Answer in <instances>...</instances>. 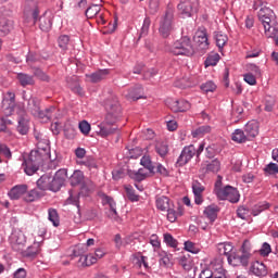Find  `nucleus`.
<instances>
[{
	"label": "nucleus",
	"mask_w": 278,
	"mask_h": 278,
	"mask_svg": "<svg viewBox=\"0 0 278 278\" xmlns=\"http://www.w3.org/2000/svg\"><path fill=\"white\" fill-rule=\"evenodd\" d=\"M256 77H260V76H255V74H252V73H247L245 75H243L244 81L250 86H255V84H257Z\"/></svg>",
	"instance_id": "obj_56"
},
{
	"label": "nucleus",
	"mask_w": 278,
	"mask_h": 278,
	"mask_svg": "<svg viewBox=\"0 0 278 278\" xmlns=\"http://www.w3.org/2000/svg\"><path fill=\"white\" fill-rule=\"evenodd\" d=\"M104 108L106 110V116L104 123L106 125H116L121 118V104L116 96H111L104 101Z\"/></svg>",
	"instance_id": "obj_3"
},
{
	"label": "nucleus",
	"mask_w": 278,
	"mask_h": 278,
	"mask_svg": "<svg viewBox=\"0 0 278 278\" xmlns=\"http://www.w3.org/2000/svg\"><path fill=\"white\" fill-rule=\"evenodd\" d=\"M17 131L18 134H21V136H27V134L29 132V118L25 113L18 116Z\"/></svg>",
	"instance_id": "obj_15"
},
{
	"label": "nucleus",
	"mask_w": 278,
	"mask_h": 278,
	"mask_svg": "<svg viewBox=\"0 0 278 278\" xmlns=\"http://www.w3.org/2000/svg\"><path fill=\"white\" fill-rule=\"evenodd\" d=\"M102 202L103 205H109L110 207V218L116 220V218H118V212H116V202L114 201V199L110 195H104Z\"/></svg>",
	"instance_id": "obj_21"
},
{
	"label": "nucleus",
	"mask_w": 278,
	"mask_h": 278,
	"mask_svg": "<svg viewBox=\"0 0 278 278\" xmlns=\"http://www.w3.org/2000/svg\"><path fill=\"white\" fill-rule=\"evenodd\" d=\"M58 42L60 49L66 51V49H68V42H71V37H68V35H61L58 39Z\"/></svg>",
	"instance_id": "obj_50"
},
{
	"label": "nucleus",
	"mask_w": 278,
	"mask_h": 278,
	"mask_svg": "<svg viewBox=\"0 0 278 278\" xmlns=\"http://www.w3.org/2000/svg\"><path fill=\"white\" fill-rule=\"evenodd\" d=\"M216 197L220 201H229L230 203H238V201H240V192H238V189L231 186H226L223 189H217Z\"/></svg>",
	"instance_id": "obj_6"
},
{
	"label": "nucleus",
	"mask_w": 278,
	"mask_h": 278,
	"mask_svg": "<svg viewBox=\"0 0 278 278\" xmlns=\"http://www.w3.org/2000/svg\"><path fill=\"white\" fill-rule=\"evenodd\" d=\"M249 260H251V242L247 240L242 243L241 254L233 253L232 256H228L231 266H249Z\"/></svg>",
	"instance_id": "obj_4"
},
{
	"label": "nucleus",
	"mask_w": 278,
	"mask_h": 278,
	"mask_svg": "<svg viewBox=\"0 0 278 278\" xmlns=\"http://www.w3.org/2000/svg\"><path fill=\"white\" fill-rule=\"evenodd\" d=\"M170 51L174 55H187V58L194 55V47L192 46V41L188 36H185L174 42Z\"/></svg>",
	"instance_id": "obj_5"
},
{
	"label": "nucleus",
	"mask_w": 278,
	"mask_h": 278,
	"mask_svg": "<svg viewBox=\"0 0 278 278\" xmlns=\"http://www.w3.org/2000/svg\"><path fill=\"white\" fill-rule=\"evenodd\" d=\"M155 75H157V70L150 68V70L143 72V79H146V80L153 79V77Z\"/></svg>",
	"instance_id": "obj_63"
},
{
	"label": "nucleus",
	"mask_w": 278,
	"mask_h": 278,
	"mask_svg": "<svg viewBox=\"0 0 278 278\" xmlns=\"http://www.w3.org/2000/svg\"><path fill=\"white\" fill-rule=\"evenodd\" d=\"M218 212H220V208H218L217 205L212 204L205 207L204 215L206 216V218H208L211 223H214V220L218 218Z\"/></svg>",
	"instance_id": "obj_24"
},
{
	"label": "nucleus",
	"mask_w": 278,
	"mask_h": 278,
	"mask_svg": "<svg viewBox=\"0 0 278 278\" xmlns=\"http://www.w3.org/2000/svg\"><path fill=\"white\" fill-rule=\"evenodd\" d=\"M155 153H157L160 157H166L168 155V144L164 142H157L155 144Z\"/></svg>",
	"instance_id": "obj_39"
},
{
	"label": "nucleus",
	"mask_w": 278,
	"mask_h": 278,
	"mask_svg": "<svg viewBox=\"0 0 278 278\" xmlns=\"http://www.w3.org/2000/svg\"><path fill=\"white\" fill-rule=\"evenodd\" d=\"M51 176L49 175H42L38 180H37V187L39 190L46 191V190H51Z\"/></svg>",
	"instance_id": "obj_31"
},
{
	"label": "nucleus",
	"mask_w": 278,
	"mask_h": 278,
	"mask_svg": "<svg viewBox=\"0 0 278 278\" xmlns=\"http://www.w3.org/2000/svg\"><path fill=\"white\" fill-rule=\"evenodd\" d=\"M269 207H270V203L261 202L252 207V215L260 216V214H262V212H265V210H268Z\"/></svg>",
	"instance_id": "obj_38"
},
{
	"label": "nucleus",
	"mask_w": 278,
	"mask_h": 278,
	"mask_svg": "<svg viewBox=\"0 0 278 278\" xmlns=\"http://www.w3.org/2000/svg\"><path fill=\"white\" fill-rule=\"evenodd\" d=\"M168 108L172 112H188L190 110V102L186 100H169L167 101Z\"/></svg>",
	"instance_id": "obj_14"
},
{
	"label": "nucleus",
	"mask_w": 278,
	"mask_h": 278,
	"mask_svg": "<svg viewBox=\"0 0 278 278\" xmlns=\"http://www.w3.org/2000/svg\"><path fill=\"white\" fill-rule=\"evenodd\" d=\"M62 186H64V182L59 178H51L50 176V190L52 192H59L61 190Z\"/></svg>",
	"instance_id": "obj_43"
},
{
	"label": "nucleus",
	"mask_w": 278,
	"mask_h": 278,
	"mask_svg": "<svg viewBox=\"0 0 278 278\" xmlns=\"http://www.w3.org/2000/svg\"><path fill=\"white\" fill-rule=\"evenodd\" d=\"M231 140H233V142H238L239 144H242V142H247L250 139L247 137V132H244V130L236 129L232 132Z\"/></svg>",
	"instance_id": "obj_33"
},
{
	"label": "nucleus",
	"mask_w": 278,
	"mask_h": 278,
	"mask_svg": "<svg viewBox=\"0 0 278 278\" xmlns=\"http://www.w3.org/2000/svg\"><path fill=\"white\" fill-rule=\"evenodd\" d=\"M40 197H42V192L38 191V189H33L26 194L25 201L33 203V201H37Z\"/></svg>",
	"instance_id": "obj_46"
},
{
	"label": "nucleus",
	"mask_w": 278,
	"mask_h": 278,
	"mask_svg": "<svg viewBox=\"0 0 278 278\" xmlns=\"http://www.w3.org/2000/svg\"><path fill=\"white\" fill-rule=\"evenodd\" d=\"M210 131H212V127L210 125H203L193 129L191 131V136L193 138H203V136H205V134H210Z\"/></svg>",
	"instance_id": "obj_32"
},
{
	"label": "nucleus",
	"mask_w": 278,
	"mask_h": 278,
	"mask_svg": "<svg viewBox=\"0 0 278 278\" xmlns=\"http://www.w3.org/2000/svg\"><path fill=\"white\" fill-rule=\"evenodd\" d=\"M215 40H216V46L218 47V49H223V47H225V45H227V40H229V38L227 37V35H225L223 33H216Z\"/></svg>",
	"instance_id": "obj_45"
},
{
	"label": "nucleus",
	"mask_w": 278,
	"mask_h": 278,
	"mask_svg": "<svg viewBox=\"0 0 278 278\" xmlns=\"http://www.w3.org/2000/svg\"><path fill=\"white\" fill-rule=\"evenodd\" d=\"M244 134L248 137V140H253L257 134H260V128L257 126V122L251 121L248 122L245 127H244Z\"/></svg>",
	"instance_id": "obj_17"
},
{
	"label": "nucleus",
	"mask_w": 278,
	"mask_h": 278,
	"mask_svg": "<svg viewBox=\"0 0 278 278\" xmlns=\"http://www.w3.org/2000/svg\"><path fill=\"white\" fill-rule=\"evenodd\" d=\"M178 10L181 14H185V16H191L199 10V0H180Z\"/></svg>",
	"instance_id": "obj_8"
},
{
	"label": "nucleus",
	"mask_w": 278,
	"mask_h": 278,
	"mask_svg": "<svg viewBox=\"0 0 278 278\" xmlns=\"http://www.w3.org/2000/svg\"><path fill=\"white\" fill-rule=\"evenodd\" d=\"M151 27V18L146 17L143 20V24L139 34V38H144L146 36H149V28Z\"/></svg>",
	"instance_id": "obj_48"
},
{
	"label": "nucleus",
	"mask_w": 278,
	"mask_h": 278,
	"mask_svg": "<svg viewBox=\"0 0 278 278\" xmlns=\"http://www.w3.org/2000/svg\"><path fill=\"white\" fill-rule=\"evenodd\" d=\"M51 27H53V16H51V14L45 13L39 17V28L41 31H50Z\"/></svg>",
	"instance_id": "obj_20"
},
{
	"label": "nucleus",
	"mask_w": 278,
	"mask_h": 278,
	"mask_svg": "<svg viewBox=\"0 0 278 278\" xmlns=\"http://www.w3.org/2000/svg\"><path fill=\"white\" fill-rule=\"evenodd\" d=\"M17 79L23 88H25L26 86H34V84H36V81L34 80V76L25 73H18Z\"/></svg>",
	"instance_id": "obj_30"
},
{
	"label": "nucleus",
	"mask_w": 278,
	"mask_h": 278,
	"mask_svg": "<svg viewBox=\"0 0 278 278\" xmlns=\"http://www.w3.org/2000/svg\"><path fill=\"white\" fill-rule=\"evenodd\" d=\"M101 12V4H90L86 11H85V15L87 16V18H94V16H97V14H99Z\"/></svg>",
	"instance_id": "obj_35"
},
{
	"label": "nucleus",
	"mask_w": 278,
	"mask_h": 278,
	"mask_svg": "<svg viewBox=\"0 0 278 278\" xmlns=\"http://www.w3.org/2000/svg\"><path fill=\"white\" fill-rule=\"evenodd\" d=\"M67 173L66 168H61L55 173L54 178L60 179L64 184L66 181Z\"/></svg>",
	"instance_id": "obj_61"
},
{
	"label": "nucleus",
	"mask_w": 278,
	"mask_h": 278,
	"mask_svg": "<svg viewBox=\"0 0 278 278\" xmlns=\"http://www.w3.org/2000/svg\"><path fill=\"white\" fill-rule=\"evenodd\" d=\"M48 220L52 223L53 227H60V215H58V210L55 208L48 210Z\"/></svg>",
	"instance_id": "obj_37"
},
{
	"label": "nucleus",
	"mask_w": 278,
	"mask_h": 278,
	"mask_svg": "<svg viewBox=\"0 0 278 278\" xmlns=\"http://www.w3.org/2000/svg\"><path fill=\"white\" fill-rule=\"evenodd\" d=\"M78 127L84 136H88L90 134V123H88L87 121L80 122Z\"/></svg>",
	"instance_id": "obj_58"
},
{
	"label": "nucleus",
	"mask_w": 278,
	"mask_h": 278,
	"mask_svg": "<svg viewBox=\"0 0 278 278\" xmlns=\"http://www.w3.org/2000/svg\"><path fill=\"white\" fill-rule=\"evenodd\" d=\"M164 242L167 247H172V249H177L178 242L173 238L170 233H164Z\"/></svg>",
	"instance_id": "obj_53"
},
{
	"label": "nucleus",
	"mask_w": 278,
	"mask_h": 278,
	"mask_svg": "<svg viewBox=\"0 0 278 278\" xmlns=\"http://www.w3.org/2000/svg\"><path fill=\"white\" fill-rule=\"evenodd\" d=\"M179 264L184 268V270H191L192 269V258H190V255L180 256L179 257Z\"/></svg>",
	"instance_id": "obj_42"
},
{
	"label": "nucleus",
	"mask_w": 278,
	"mask_h": 278,
	"mask_svg": "<svg viewBox=\"0 0 278 278\" xmlns=\"http://www.w3.org/2000/svg\"><path fill=\"white\" fill-rule=\"evenodd\" d=\"M218 62H220V54L212 53V54H208L204 64H205V67L207 68L208 66H216Z\"/></svg>",
	"instance_id": "obj_40"
},
{
	"label": "nucleus",
	"mask_w": 278,
	"mask_h": 278,
	"mask_svg": "<svg viewBox=\"0 0 278 278\" xmlns=\"http://www.w3.org/2000/svg\"><path fill=\"white\" fill-rule=\"evenodd\" d=\"M99 130H97L98 136L101 138H108V136H112L118 131V126L114 124H108L106 122H103L99 126Z\"/></svg>",
	"instance_id": "obj_12"
},
{
	"label": "nucleus",
	"mask_w": 278,
	"mask_h": 278,
	"mask_svg": "<svg viewBox=\"0 0 278 278\" xmlns=\"http://www.w3.org/2000/svg\"><path fill=\"white\" fill-rule=\"evenodd\" d=\"M260 27H263L266 37L278 36V23L275 12L270 8H261L258 13Z\"/></svg>",
	"instance_id": "obj_1"
},
{
	"label": "nucleus",
	"mask_w": 278,
	"mask_h": 278,
	"mask_svg": "<svg viewBox=\"0 0 278 278\" xmlns=\"http://www.w3.org/2000/svg\"><path fill=\"white\" fill-rule=\"evenodd\" d=\"M271 252L273 249L270 248L268 242H264L262 244V248L260 249V255H262V257H268V255H270Z\"/></svg>",
	"instance_id": "obj_54"
},
{
	"label": "nucleus",
	"mask_w": 278,
	"mask_h": 278,
	"mask_svg": "<svg viewBox=\"0 0 278 278\" xmlns=\"http://www.w3.org/2000/svg\"><path fill=\"white\" fill-rule=\"evenodd\" d=\"M14 29V22L12 20L2 18L0 21V34L1 36H8Z\"/></svg>",
	"instance_id": "obj_25"
},
{
	"label": "nucleus",
	"mask_w": 278,
	"mask_h": 278,
	"mask_svg": "<svg viewBox=\"0 0 278 278\" xmlns=\"http://www.w3.org/2000/svg\"><path fill=\"white\" fill-rule=\"evenodd\" d=\"M136 266L139 268H142V266L147 269H149V263L147 262V256H139L136 258Z\"/></svg>",
	"instance_id": "obj_62"
},
{
	"label": "nucleus",
	"mask_w": 278,
	"mask_h": 278,
	"mask_svg": "<svg viewBox=\"0 0 278 278\" xmlns=\"http://www.w3.org/2000/svg\"><path fill=\"white\" fill-rule=\"evenodd\" d=\"M160 266H162L163 268H170V266H173V262H170V256H168L166 252L160 253Z\"/></svg>",
	"instance_id": "obj_44"
},
{
	"label": "nucleus",
	"mask_w": 278,
	"mask_h": 278,
	"mask_svg": "<svg viewBox=\"0 0 278 278\" xmlns=\"http://www.w3.org/2000/svg\"><path fill=\"white\" fill-rule=\"evenodd\" d=\"M11 242L14 251H24L25 242H27V240L25 239V235L18 231V232H13L11 235Z\"/></svg>",
	"instance_id": "obj_13"
},
{
	"label": "nucleus",
	"mask_w": 278,
	"mask_h": 278,
	"mask_svg": "<svg viewBox=\"0 0 278 278\" xmlns=\"http://www.w3.org/2000/svg\"><path fill=\"white\" fill-rule=\"evenodd\" d=\"M155 203H156L157 210H160L161 212H166L170 210V199H168V197H165V195L157 197L155 200Z\"/></svg>",
	"instance_id": "obj_26"
},
{
	"label": "nucleus",
	"mask_w": 278,
	"mask_h": 278,
	"mask_svg": "<svg viewBox=\"0 0 278 278\" xmlns=\"http://www.w3.org/2000/svg\"><path fill=\"white\" fill-rule=\"evenodd\" d=\"M264 173L266 175H277L278 174V165L276 163H269L264 167Z\"/></svg>",
	"instance_id": "obj_51"
},
{
	"label": "nucleus",
	"mask_w": 278,
	"mask_h": 278,
	"mask_svg": "<svg viewBox=\"0 0 278 278\" xmlns=\"http://www.w3.org/2000/svg\"><path fill=\"white\" fill-rule=\"evenodd\" d=\"M34 75L41 81H49V76L45 72H42V70L40 68H35Z\"/></svg>",
	"instance_id": "obj_60"
},
{
	"label": "nucleus",
	"mask_w": 278,
	"mask_h": 278,
	"mask_svg": "<svg viewBox=\"0 0 278 278\" xmlns=\"http://www.w3.org/2000/svg\"><path fill=\"white\" fill-rule=\"evenodd\" d=\"M70 197L66 199L67 205H76L79 214V193L74 194L73 190L68 191Z\"/></svg>",
	"instance_id": "obj_41"
},
{
	"label": "nucleus",
	"mask_w": 278,
	"mask_h": 278,
	"mask_svg": "<svg viewBox=\"0 0 278 278\" xmlns=\"http://www.w3.org/2000/svg\"><path fill=\"white\" fill-rule=\"evenodd\" d=\"M22 167L24 173L31 177L36 175L42 165V154L38 150H31L28 154H23Z\"/></svg>",
	"instance_id": "obj_2"
},
{
	"label": "nucleus",
	"mask_w": 278,
	"mask_h": 278,
	"mask_svg": "<svg viewBox=\"0 0 278 278\" xmlns=\"http://www.w3.org/2000/svg\"><path fill=\"white\" fill-rule=\"evenodd\" d=\"M159 31L163 38H168L173 31V12L166 11L163 21H161Z\"/></svg>",
	"instance_id": "obj_7"
},
{
	"label": "nucleus",
	"mask_w": 278,
	"mask_h": 278,
	"mask_svg": "<svg viewBox=\"0 0 278 278\" xmlns=\"http://www.w3.org/2000/svg\"><path fill=\"white\" fill-rule=\"evenodd\" d=\"M140 164L144 167V169L149 170V173H155V166H153V163L149 156H143L140 161Z\"/></svg>",
	"instance_id": "obj_47"
},
{
	"label": "nucleus",
	"mask_w": 278,
	"mask_h": 278,
	"mask_svg": "<svg viewBox=\"0 0 278 278\" xmlns=\"http://www.w3.org/2000/svg\"><path fill=\"white\" fill-rule=\"evenodd\" d=\"M124 188L128 201H131V203L140 201V195L136 194V190H134V187H131V185H127Z\"/></svg>",
	"instance_id": "obj_36"
},
{
	"label": "nucleus",
	"mask_w": 278,
	"mask_h": 278,
	"mask_svg": "<svg viewBox=\"0 0 278 278\" xmlns=\"http://www.w3.org/2000/svg\"><path fill=\"white\" fill-rule=\"evenodd\" d=\"M142 85H137L132 89H129L127 93H125V97L131 101H138V99H142Z\"/></svg>",
	"instance_id": "obj_23"
},
{
	"label": "nucleus",
	"mask_w": 278,
	"mask_h": 278,
	"mask_svg": "<svg viewBox=\"0 0 278 278\" xmlns=\"http://www.w3.org/2000/svg\"><path fill=\"white\" fill-rule=\"evenodd\" d=\"M55 112V106H50L49 109H46L45 111H39L38 115H35L37 118H40L43 123H48V121H51L53 118V113Z\"/></svg>",
	"instance_id": "obj_29"
},
{
	"label": "nucleus",
	"mask_w": 278,
	"mask_h": 278,
	"mask_svg": "<svg viewBox=\"0 0 278 278\" xmlns=\"http://www.w3.org/2000/svg\"><path fill=\"white\" fill-rule=\"evenodd\" d=\"M70 184L73 187L84 184V172L75 170L70 177Z\"/></svg>",
	"instance_id": "obj_34"
},
{
	"label": "nucleus",
	"mask_w": 278,
	"mask_h": 278,
	"mask_svg": "<svg viewBox=\"0 0 278 278\" xmlns=\"http://www.w3.org/2000/svg\"><path fill=\"white\" fill-rule=\"evenodd\" d=\"M85 253L86 251L84 250V247H76L74 249L73 257H79L78 266H92V264H97V257H90V261L88 262L89 257Z\"/></svg>",
	"instance_id": "obj_10"
},
{
	"label": "nucleus",
	"mask_w": 278,
	"mask_h": 278,
	"mask_svg": "<svg viewBox=\"0 0 278 278\" xmlns=\"http://www.w3.org/2000/svg\"><path fill=\"white\" fill-rule=\"evenodd\" d=\"M204 190H205V187H203V185H201V182H199L198 180H194L192 182L193 194H203Z\"/></svg>",
	"instance_id": "obj_55"
},
{
	"label": "nucleus",
	"mask_w": 278,
	"mask_h": 278,
	"mask_svg": "<svg viewBox=\"0 0 278 278\" xmlns=\"http://www.w3.org/2000/svg\"><path fill=\"white\" fill-rule=\"evenodd\" d=\"M218 170H220V161L217 159L206 165V173H218Z\"/></svg>",
	"instance_id": "obj_49"
},
{
	"label": "nucleus",
	"mask_w": 278,
	"mask_h": 278,
	"mask_svg": "<svg viewBox=\"0 0 278 278\" xmlns=\"http://www.w3.org/2000/svg\"><path fill=\"white\" fill-rule=\"evenodd\" d=\"M247 70L250 71V73H253V75H255V77H262V71L260 70V67L253 63H249L247 65Z\"/></svg>",
	"instance_id": "obj_57"
},
{
	"label": "nucleus",
	"mask_w": 278,
	"mask_h": 278,
	"mask_svg": "<svg viewBox=\"0 0 278 278\" xmlns=\"http://www.w3.org/2000/svg\"><path fill=\"white\" fill-rule=\"evenodd\" d=\"M108 75H110V70H100L92 74H87L86 77L91 84H99V81H103Z\"/></svg>",
	"instance_id": "obj_19"
},
{
	"label": "nucleus",
	"mask_w": 278,
	"mask_h": 278,
	"mask_svg": "<svg viewBox=\"0 0 278 278\" xmlns=\"http://www.w3.org/2000/svg\"><path fill=\"white\" fill-rule=\"evenodd\" d=\"M27 110H28V112H30V114H33V116L39 115L40 114V100H38V98H30L28 100Z\"/></svg>",
	"instance_id": "obj_28"
},
{
	"label": "nucleus",
	"mask_w": 278,
	"mask_h": 278,
	"mask_svg": "<svg viewBox=\"0 0 278 278\" xmlns=\"http://www.w3.org/2000/svg\"><path fill=\"white\" fill-rule=\"evenodd\" d=\"M193 40L197 45V51L205 53L210 49V41L207 40V33L205 30H199L195 33Z\"/></svg>",
	"instance_id": "obj_11"
},
{
	"label": "nucleus",
	"mask_w": 278,
	"mask_h": 278,
	"mask_svg": "<svg viewBox=\"0 0 278 278\" xmlns=\"http://www.w3.org/2000/svg\"><path fill=\"white\" fill-rule=\"evenodd\" d=\"M214 277V273L210 268H204L201 270L199 278H212Z\"/></svg>",
	"instance_id": "obj_64"
},
{
	"label": "nucleus",
	"mask_w": 278,
	"mask_h": 278,
	"mask_svg": "<svg viewBox=\"0 0 278 278\" xmlns=\"http://www.w3.org/2000/svg\"><path fill=\"white\" fill-rule=\"evenodd\" d=\"M233 245L229 242L218 243L217 244V252L219 255H226L227 260L230 257H233Z\"/></svg>",
	"instance_id": "obj_22"
},
{
	"label": "nucleus",
	"mask_w": 278,
	"mask_h": 278,
	"mask_svg": "<svg viewBox=\"0 0 278 278\" xmlns=\"http://www.w3.org/2000/svg\"><path fill=\"white\" fill-rule=\"evenodd\" d=\"M250 271L252 273V275H255V277H266V275H268V269L266 268V265H264V263H261L260 261L252 263Z\"/></svg>",
	"instance_id": "obj_16"
},
{
	"label": "nucleus",
	"mask_w": 278,
	"mask_h": 278,
	"mask_svg": "<svg viewBox=\"0 0 278 278\" xmlns=\"http://www.w3.org/2000/svg\"><path fill=\"white\" fill-rule=\"evenodd\" d=\"M149 173L144 168H139L136 170H128V176L130 179H135V181H144L147 179Z\"/></svg>",
	"instance_id": "obj_27"
},
{
	"label": "nucleus",
	"mask_w": 278,
	"mask_h": 278,
	"mask_svg": "<svg viewBox=\"0 0 278 278\" xmlns=\"http://www.w3.org/2000/svg\"><path fill=\"white\" fill-rule=\"evenodd\" d=\"M197 155V148L190 144L182 149L180 155L177 159L176 166H186L192 157Z\"/></svg>",
	"instance_id": "obj_9"
},
{
	"label": "nucleus",
	"mask_w": 278,
	"mask_h": 278,
	"mask_svg": "<svg viewBox=\"0 0 278 278\" xmlns=\"http://www.w3.org/2000/svg\"><path fill=\"white\" fill-rule=\"evenodd\" d=\"M200 88L203 92H206V93L214 92V90H216V84H214V81H212V80H208V81L202 84Z\"/></svg>",
	"instance_id": "obj_52"
},
{
	"label": "nucleus",
	"mask_w": 278,
	"mask_h": 278,
	"mask_svg": "<svg viewBox=\"0 0 278 278\" xmlns=\"http://www.w3.org/2000/svg\"><path fill=\"white\" fill-rule=\"evenodd\" d=\"M0 156L7 157V160H10L12 157V152L10 151V148L5 144H0Z\"/></svg>",
	"instance_id": "obj_59"
},
{
	"label": "nucleus",
	"mask_w": 278,
	"mask_h": 278,
	"mask_svg": "<svg viewBox=\"0 0 278 278\" xmlns=\"http://www.w3.org/2000/svg\"><path fill=\"white\" fill-rule=\"evenodd\" d=\"M25 192H27V185H17L14 186L8 194L12 201H18V199L22 198Z\"/></svg>",
	"instance_id": "obj_18"
}]
</instances>
